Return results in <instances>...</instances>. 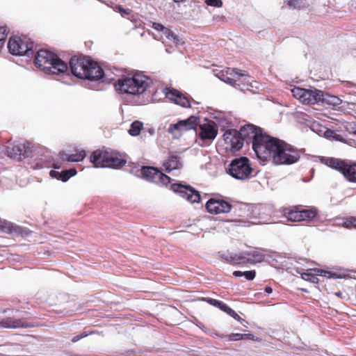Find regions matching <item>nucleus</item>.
<instances>
[{
  "mask_svg": "<svg viewBox=\"0 0 356 356\" xmlns=\"http://www.w3.org/2000/svg\"><path fill=\"white\" fill-rule=\"evenodd\" d=\"M72 73L79 79L111 83L115 77L104 72L99 65L84 56L72 57L70 61Z\"/></svg>",
  "mask_w": 356,
  "mask_h": 356,
  "instance_id": "f257e3e1",
  "label": "nucleus"
},
{
  "mask_svg": "<svg viewBox=\"0 0 356 356\" xmlns=\"http://www.w3.org/2000/svg\"><path fill=\"white\" fill-rule=\"evenodd\" d=\"M35 64L47 73L64 74L67 72V65L58 56L46 49L37 52Z\"/></svg>",
  "mask_w": 356,
  "mask_h": 356,
  "instance_id": "f03ea898",
  "label": "nucleus"
},
{
  "mask_svg": "<svg viewBox=\"0 0 356 356\" xmlns=\"http://www.w3.org/2000/svg\"><path fill=\"white\" fill-rule=\"evenodd\" d=\"M152 83V80L142 74H137L132 77L118 79L115 83L117 90L134 95L143 94Z\"/></svg>",
  "mask_w": 356,
  "mask_h": 356,
  "instance_id": "7ed1b4c3",
  "label": "nucleus"
},
{
  "mask_svg": "<svg viewBox=\"0 0 356 356\" xmlns=\"http://www.w3.org/2000/svg\"><path fill=\"white\" fill-rule=\"evenodd\" d=\"M279 143V139L261 133L253 143L252 148L258 159L264 161H271Z\"/></svg>",
  "mask_w": 356,
  "mask_h": 356,
  "instance_id": "20e7f679",
  "label": "nucleus"
},
{
  "mask_svg": "<svg viewBox=\"0 0 356 356\" xmlns=\"http://www.w3.org/2000/svg\"><path fill=\"white\" fill-rule=\"evenodd\" d=\"M216 76L224 82L233 86H238L241 90H250L251 77L245 71L241 72L236 68H227L216 73Z\"/></svg>",
  "mask_w": 356,
  "mask_h": 356,
  "instance_id": "39448f33",
  "label": "nucleus"
},
{
  "mask_svg": "<svg viewBox=\"0 0 356 356\" xmlns=\"http://www.w3.org/2000/svg\"><path fill=\"white\" fill-rule=\"evenodd\" d=\"M90 159L96 168H118L126 163L120 154L113 151L96 150L92 154Z\"/></svg>",
  "mask_w": 356,
  "mask_h": 356,
  "instance_id": "423d86ee",
  "label": "nucleus"
},
{
  "mask_svg": "<svg viewBox=\"0 0 356 356\" xmlns=\"http://www.w3.org/2000/svg\"><path fill=\"white\" fill-rule=\"evenodd\" d=\"M300 157V152L291 145L280 140L272 159L275 165H291L296 163Z\"/></svg>",
  "mask_w": 356,
  "mask_h": 356,
  "instance_id": "0eeeda50",
  "label": "nucleus"
},
{
  "mask_svg": "<svg viewBox=\"0 0 356 356\" xmlns=\"http://www.w3.org/2000/svg\"><path fill=\"white\" fill-rule=\"evenodd\" d=\"M227 172L234 179L243 181L255 176L250 161L245 156L233 159L229 164Z\"/></svg>",
  "mask_w": 356,
  "mask_h": 356,
  "instance_id": "6e6552de",
  "label": "nucleus"
},
{
  "mask_svg": "<svg viewBox=\"0 0 356 356\" xmlns=\"http://www.w3.org/2000/svg\"><path fill=\"white\" fill-rule=\"evenodd\" d=\"M322 162L339 171L348 181L356 183V162L336 158H324Z\"/></svg>",
  "mask_w": 356,
  "mask_h": 356,
  "instance_id": "1a4fd4ad",
  "label": "nucleus"
},
{
  "mask_svg": "<svg viewBox=\"0 0 356 356\" xmlns=\"http://www.w3.org/2000/svg\"><path fill=\"white\" fill-rule=\"evenodd\" d=\"M293 96L305 104H315L325 100L323 92L316 89L295 87L291 89Z\"/></svg>",
  "mask_w": 356,
  "mask_h": 356,
  "instance_id": "9d476101",
  "label": "nucleus"
},
{
  "mask_svg": "<svg viewBox=\"0 0 356 356\" xmlns=\"http://www.w3.org/2000/svg\"><path fill=\"white\" fill-rule=\"evenodd\" d=\"M8 48L9 51L16 56H32L34 54L33 43L27 38L14 36L10 38Z\"/></svg>",
  "mask_w": 356,
  "mask_h": 356,
  "instance_id": "9b49d317",
  "label": "nucleus"
},
{
  "mask_svg": "<svg viewBox=\"0 0 356 356\" xmlns=\"http://www.w3.org/2000/svg\"><path fill=\"white\" fill-rule=\"evenodd\" d=\"M266 253V251L265 250L256 248L252 251L240 254L239 255L228 256L226 260L231 264H235L259 263L265 259Z\"/></svg>",
  "mask_w": 356,
  "mask_h": 356,
  "instance_id": "f8f14e48",
  "label": "nucleus"
},
{
  "mask_svg": "<svg viewBox=\"0 0 356 356\" xmlns=\"http://www.w3.org/2000/svg\"><path fill=\"white\" fill-rule=\"evenodd\" d=\"M198 124L199 118L191 116L186 120H179L177 123L170 124L168 131L174 138H179L183 132L196 129Z\"/></svg>",
  "mask_w": 356,
  "mask_h": 356,
  "instance_id": "ddd939ff",
  "label": "nucleus"
},
{
  "mask_svg": "<svg viewBox=\"0 0 356 356\" xmlns=\"http://www.w3.org/2000/svg\"><path fill=\"white\" fill-rule=\"evenodd\" d=\"M138 176L148 181H152L158 184L167 185L170 181V177L154 167H142L139 170Z\"/></svg>",
  "mask_w": 356,
  "mask_h": 356,
  "instance_id": "4468645a",
  "label": "nucleus"
},
{
  "mask_svg": "<svg viewBox=\"0 0 356 356\" xmlns=\"http://www.w3.org/2000/svg\"><path fill=\"white\" fill-rule=\"evenodd\" d=\"M197 132L200 136L199 145L207 146L216 137L218 130L213 122L207 121L199 124V129L197 130Z\"/></svg>",
  "mask_w": 356,
  "mask_h": 356,
  "instance_id": "2eb2a0df",
  "label": "nucleus"
},
{
  "mask_svg": "<svg viewBox=\"0 0 356 356\" xmlns=\"http://www.w3.org/2000/svg\"><path fill=\"white\" fill-rule=\"evenodd\" d=\"M252 217L258 220L255 224H266L272 222L271 216L273 213V208L270 205L257 204L252 207L251 210Z\"/></svg>",
  "mask_w": 356,
  "mask_h": 356,
  "instance_id": "dca6fc26",
  "label": "nucleus"
},
{
  "mask_svg": "<svg viewBox=\"0 0 356 356\" xmlns=\"http://www.w3.org/2000/svg\"><path fill=\"white\" fill-rule=\"evenodd\" d=\"M205 207L209 213L217 215L229 213L232 206L222 199L211 197L207 202Z\"/></svg>",
  "mask_w": 356,
  "mask_h": 356,
  "instance_id": "f3484780",
  "label": "nucleus"
},
{
  "mask_svg": "<svg viewBox=\"0 0 356 356\" xmlns=\"http://www.w3.org/2000/svg\"><path fill=\"white\" fill-rule=\"evenodd\" d=\"M171 189L191 203L198 202L200 200V193L189 186L173 184L171 185Z\"/></svg>",
  "mask_w": 356,
  "mask_h": 356,
  "instance_id": "a211bd4d",
  "label": "nucleus"
},
{
  "mask_svg": "<svg viewBox=\"0 0 356 356\" xmlns=\"http://www.w3.org/2000/svg\"><path fill=\"white\" fill-rule=\"evenodd\" d=\"M262 133L261 129H257L256 127L252 124H246L243 126L240 131H238V134L240 136L243 142L247 144L255 142V139L259 137Z\"/></svg>",
  "mask_w": 356,
  "mask_h": 356,
  "instance_id": "6ab92c4d",
  "label": "nucleus"
},
{
  "mask_svg": "<svg viewBox=\"0 0 356 356\" xmlns=\"http://www.w3.org/2000/svg\"><path fill=\"white\" fill-rule=\"evenodd\" d=\"M224 140L227 145L226 148L232 151H238L243 145V140L238 134V131L232 129L227 131L223 135Z\"/></svg>",
  "mask_w": 356,
  "mask_h": 356,
  "instance_id": "aec40b11",
  "label": "nucleus"
},
{
  "mask_svg": "<svg viewBox=\"0 0 356 356\" xmlns=\"http://www.w3.org/2000/svg\"><path fill=\"white\" fill-rule=\"evenodd\" d=\"M163 92L167 98L178 105L183 107H189L191 106V101L188 97L175 89L165 88L163 90Z\"/></svg>",
  "mask_w": 356,
  "mask_h": 356,
  "instance_id": "412c9836",
  "label": "nucleus"
},
{
  "mask_svg": "<svg viewBox=\"0 0 356 356\" xmlns=\"http://www.w3.org/2000/svg\"><path fill=\"white\" fill-rule=\"evenodd\" d=\"M182 165L181 158L177 154H170L163 164L164 170L168 172L173 170H179L182 168Z\"/></svg>",
  "mask_w": 356,
  "mask_h": 356,
  "instance_id": "4be33fe9",
  "label": "nucleus"
},
{
  "mask_svg": "<svg viewBox=\"0 0 356 356\" xmlns=\"http://www.w3.org/2000/svg\"><path fill=\"white\" fill-rule=\"evenodd\" d=\"M27 147H29L26 144L22 143L14 144L12 146L8 145L6 147V153L10 158L24 155L26 153Z\"/></svg>",
  "mask_w": 356,
  "mask_h": 356,
  "instance_id": "5701e85b",
  "label": "nucleus"
},
{
  "mask_svg": "<svg viewBox=\"0 0 356 356\" xmlns=\"http://www.w3.org/2000/svg\"><path fill=\"white\" fill-rule=\"evenodd\" d=\"M152 28L155 30L161 31L168 40L173 41L176 45L179 44L180 40L177 35L169 29L163 26L161 24L154 22L152 24Z\"/></svg>",
  "mask_w": 356,
  "mask_h": 356,
  "instance_id": "b1692460",
  "label": "nucleus"
},
{
  "mask_svg": "<svg viewBox=\"0 0 356 356\" xmlns=\"http://www.w3.org/2000/svg\"><path fill=\"white\" fill-rule=\"evenodd\" d=\"M0 325L6 328L28 327L29 325L22 320L13 318H7L0 321Z\"/></svg>",
  "mask_w": 356,
  "mask_h": 356,
  "instance_id": "393cba45",
  "label": "nucleus"
},
{
  "mask_svg": "<svg viewBox=\"0 0 356 356\" xmlns=\"http://www.w3.org/2000/svg\"><path fill=\"white\" fill-rule=\"evenodd\" d=\"M300 220L311 222L317 216V210L313 207L303 208L299 206Z\"/></svg>",
  "mask_w": 356,
  "mask_h": 356,
  "instance_id": "a878e982",
  "label": "nucleus"
},
{
  "mask_svg": "<svg viewBox=\"0 0 356 356\" xmlns=\"http://www.w3.org/2000/svg\"><path fill=\"white\" fill-rule=\"evenodd\" d=\"M76 174V170L74 168L63 170L62 172H58L54 170L49 172V175L52 178L62 180L63 181H67L70 177L74 176Z\"/></svg>",
  "mask_w": 356,
  "mask_h": 356,
  "instance_id": "bb28decb",
  "label": "nucleus"
},
{
  "mask_svg": "<svg viewBox=\"0 0 356 356\" xmlns=\"http://www.w3.org/2000/svg\"><path fill=\"white\" fill-rule=\"evenodd\" d=\"M283 212L288 221L300 222L299 206L284 209Z\"/></svg>",
  "mask_w": 356,
  "mask_h": 356,
  "instance_id": "cd10ccee",
  "label": "nucleus"
},
{
  "mask_svg": "<svg viewBox=\"0 0 356 356\" xmlns=\"http://www.w3.org/2000/svg\"><path fill=\"white\" fill-rule=\"evenodd\" d=\"M315 127L316 125L313 126V130L316 131ZM316 133L320 136L323 134L327 138H332L335 140H341V136L334 130L328 129L326 128H321L319 130H316Z\"/></svg>",
  "mask_w": 356,
  "mask_h": 356,
  "instance_id": "c85d7f7f",
  "label": "nucleus"
},
{
  "mask_svg": "<svg viewBox=\"0 0 356 356\" xmlns=\"http://www.w3.org/2000/svg\"><path fill=\"white\" fill-rule=\"evenodd\" d=\"M336 225L344 227L346 228H356V218L350 217L347 218L339 219L338 222H336Z\"/></svg>",
  "mask_w": 356,
  "mask_h": 356,
  "instance_id": "c756f323",
  "label": "nucleus"
},
{
  "mask_svg": "<svg viewBox=\"0 0 356 356\" xmlns=\"http://www.w3.org/2000/svg\"><path fill=\"white\" fill-rule=\"evenodd\" d=\"M143 127V124L140 121H134L131 123L130 126V129H129L128 132L131 136H136L139 135L140 131L142 130Z\"/></svg>",
  "mask_w": 356,
  "mask_h": 356,
  "instance_id": "7c9ffc66",
  "label": "nucleus"
},
{
  "mask_svg": "<svg viewBox=\"0 0 356 356\" xmlns=\"http://www.w3.org/2000/svg\"><path fill=\"white\" fill-rule=\"evenodd\" d=\"M312 270H307V272L300 273L301 275V277L307 281H309L312 283H318V278L317 277L316 273L313 274L311 273Z\"/></svg>",
  "mask_w": 356,
  "mask_h": 356,
  "instance_id": "2f4dec72",
  "label": "nucleus"
},
{
  "mask_svg": "<svg viewBox=\"0 0 356 356\" xmlns=\"http://www.w3.org/2000/svg\"><path fill=\"white\" fill-rule=\"evenodd\" d=\"M285 3L289 8L292 9H300L305 6V2L303 0H287Z\"/></svg>",
  "mask_w": 356,
  "mask_h": 356,
  "instance_id": "473e14b6",
  "label": "nucleus"
},
{
  "mask_svg": "<svg viewBox=\"0 0 356 356\" xmlns=\"http://www.w3.org/2000/svg\"><path fill=\"white\" fill-rule=\"evenodd\" d=\"M86 156L85 151H81L79 153L71 154L68 156L67 160L72 162H78L82 161Z\"/></svg>",
  "mask_w": 356,
  "mask_h": 356,
  "instance_id": "72a5a7b5",
  "label": "nucleus"
},
{
  "mask_svg": "<svg viewBox=\"0 0 356 356\" xmlns=\"http://www.w3.org/2000/svg\"><path fill=\"white\" fill-rule=\"evenodd\" d=\"M204 2L208 6L216 8H220L222 6V2L221 0H205Z\"/></svg>",
  "mask_w": 356,
  "mask_h": 356,
  "instance_id": "f704fd0d",
  "label": "nucleus"
},
{
  "mask_svg": "<svg viewBox=\"0 0 356 356\" xmlns=\"http://www.w3.org/2000/svg\"><path fill=\"white\" fill-rule=\"evenodd\" d=\"M228 341H239L243 340V335L240 333H232L225 336Z\"/></svg>",
  "mask_w": 356,
  "mask_h": 356,
  "instance_id": "c9c22d12",
  "label": "nucleus"
},
{
  "mask_svg": "<svg viewBox=\"0 0 356 356\" xmlns=\"http://www.w3.org/2000/svg\"><path fill=\"white\" fill-rule=\"evenodd\" d=\"M7 31L4 26H0V47L4 43V41L7 36Z\"/></svg>",
  "mask_w": 356,
  "mask_h": 356,
  "instance_id": "e433bc0d",
  "label": "nucleus"
},
{
  "mask_svg": "<svg viewBox=\"0 0 356 356\" xmlns=\"http://www.w3.org/2000/svg\"><path fill=\"white\" fill-rule=\"evenodd\" d=\"M205 301H207V302H209V304L215 306V307H220L221 305H222V301H220V300H216V299H213V298H204V299Z\"/></svg>",
  "mask_w": 356,
  "mask_h": 356,
  "instance_id": "4c0bfd02",
  "label": "nucleus"
},
{
  "mask_svg": "<svg viewBox=\"0 0 356 356\" xmlns=\"http://www.w3.org/2000/svg\"><path fill=\"white\" fill-rule=\"evenodd\" d=\"M256 272L254 270L245 271L243 276L248 280H252L255 277Z\"/></svg>",
  "mask_w": 356,
  "mask_h": 356,
  "instance_id": "58836bf2",
  "label": "nucleus"
},
{
  "mask_svg": "<svg viewBox=\"0 0 356 356\" xmlns=\"http://www.w3.org/2000/svg\"><path fill=\"white\" fill-rule=\"evenodd\" d=\"M117 9H118V12L121 14V15L122 17H125L127 15H129L131 12V10H129V9H124L121 6H118Z\"/></svg>",
  "mask_w": 356,
  "mask_h": 356,
  "instance_id": "ea45409f",
  "label": "nucleus"
},
{
  "mask_svg": "<svg viewBox=\"0 0 356 356\" xmlns=\"http://www.w3.org/2000/svg\"><path fill=\"white\" fill-rule=\"evenodd\" d=\"M314 271L316 272V275H323L327 277H330L332 275V273L329 271H325L320 269L314 270Z\"/></svg>",
  "mask_w": 356,
  "mask_h": 356,
  "instance_id": "a19ab883",
  "label": "nucleus"
},
{
  "mask_svg": "<svg viewBox=\"0 0 356 356\" xmlns=\"http://www.w3.org/2000/svg\"><path fill=\"white\" fill-rule=\"evenodd\" d=\"M219 309H220L223 312H226L227 314H228L229 312H233V309L232 308H230L227 305L224 303L223 302H222V305H221L220 307H219Z\"/></svg>",
  "mask_w": 356,
  "mask_h": 356,
  "instance_id": "79ce46f5",
  "label": "nucleus"
},
{
  "mask_svg": "<svg viewBox=\"0 0 356 356\" xmlns=\"http://www.w3.org/2000/svg\"><path fill=\"white\" fill-rule=\"evenodd\" d=\"M88 336V334L86 332H83L82 334H78L76 336H74L72 339V341L75 343V342H77L78 341H79L80 339L86 337Z\"/></svg>",
  "mask_w": 356,
  "mask_h": 356,
  "instance_id": "37998d69",
  "label": "nucleus"
},
{
  "mask_svg": "<svg viewBox=\"0 0 356 356\" xmlns=\"http://www.w3.org/2000/svg\"><path fill=\"white\" fill-rule=\"evenodd\" d=\"M243 339H250L252 341H259L257 338H254V336L252 334H242Z\"/></svg>",
  "mask_w": 356,
  "mask_h": 356,
  "instance_id": "c03bdc74",
  "label": "nucleus"
},
{
  "mask_svg": "<svg viewBox=\"0 0 356 356\" xmlns=\"http://www.w3.org/2000/svg\"><path fill=\"white\" fill-rule=\"evenodd\" d=\"M330 104L333 105H339L341 104V100L337 97H331Z\"/></svg>",
  "mask_w": 356,
  "mask_h": 356,
  "instance_id": "a18cd8bd",
  "label": "nucleus"
},
{
  "mask_svg": "<svg viewBox=\"0 0 356 356\" xmlns=\"http://www.w3.org/2000/svg\"><path fill=\"white\" fill-rule=\"evenodd\" d=\"M228 314L230 315L231 316H232L236 320H238V321L241 320V317L239 316V315L238 314H236L235 312V311H234V310H233V312H229Z\"/></svg>",
  "mask_w": 356,
  "mask_h": 356,
  "instance_id": "49530a36",
  "label": "nucleus"
},
{
  "mask_svg": "<svg viewBox=\"0 0 356 356\" xmlns=\"http://www.w3.org/2000/svg\"><path fill=\"white\" fill-rule=\"evenodd\" d=\"M233 275L235 276V277H242L244 275V272H242V271H239V270H236L233 273Z\"/></svg>",
  "mask_w": 356,
  "mask_h": 356,
  "instance_id": "de8ad7c7",
  "label": "nucleus"
},
{
  "mask_svg": "<svg viewBox=\"0 0 356 356\" xmlns=\"http://www.w3.org/2000/svg\"><path fill=\"white\" fill-rule=\"evenodd\" d=\"M265 291L268 294H270V293H271L273 292V289L270 286H266L265 287Z\"/></svg>",
  "mask_w": 356,
  "mask_h": 356,
  "instance_id": "09e8293b",
  "label": "nucleus"
},
{
  "mask_svg": "<svg viewBox=\"0 0 356 356\" xmlns=\"http://www.w3.org/2000/svg\"><path fill=\"white\" fill-rule=\"evenodd\" d=\"M176 3H179V2H183L185 0H173Z\"/></svg>",
  "mask_w": 356,
  "mask_h": 356,
  "instance_id": "8fccbe9b",
  "label": "nucleus"
},
{
  "mask_svg": "<svg viewBox=\"0 0 356 356\" xmlns=\"http://www.w3.org/2000/svg\"><path fill=\"white\" fill-rule=\"evenodd\" d=\"M336 295H337V296H341V293H336Z\"/></svg>",
  "mask_w": 356,
  "mask_h": 356,
  "instance_id": "3c124183",
  "label": "nucleus"
},
{
  "mask_svg": "<svg viewBox=\"0 0 356 356\" xmlns=\"http://www.w3.org/2000/svg\"><path fill=\"white\" fill-rule=\"evenodd\" d=\"M354 133L356 134V129L354 131Z\"/></svg>",
  "mask_w": 356,
  "mask_h": 356,
  "instance_id": "603ef678",
  "label": "nucleus"
}]
</instances>
